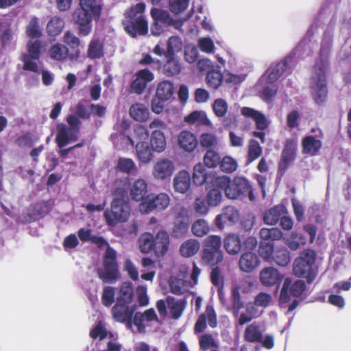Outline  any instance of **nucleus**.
I'll use <instances>...</instances> for the list:
<instances>
[{
  "label": "nucleus",
  "mask_w": 351,
  "mask_h": 351,
  "mask_svg": "<svg viewBox=\"0 0 351 351\" xmlns=\"http://www.w3.org/2000/svg\"><path fill=\"white\" fill-rule=\"evenodd\" d=\"M322 145L321 140L312 136H308L302 141L303 152L311 156L316 155Z\"/></svg>",
  "instance_id": "58836bf2"
},
{
  "label": "nucleus",
  "mask_w": 351,
  "mask_h": 351,
  "mask_svg": "<svg viewBox=\"0 0 351 351\" xmlns=\"http://www.w3.org/2000/svg\"><path fill=\"white\" fill-rule=\"evenodd\" d=\"M145 5L139 3L125 13V20L123 21L125 31L132 37L137 34L145 35L148 32V23L143 16Z\"/></svg>",
  "instance_id": "7ed1b4c3"
},
{
  "label": "nucleus",
  "mask_w": 351,
  "mask_h": 351,
  "mask_svg": "<svg viewBox=\"0 0 351 351\" xmlns=\"http://www.w3.org/2000/svg\"><path fill=\"white\" fill-rule=\"evenodd\" d=\"M173 186L176 192L184 194L191 186V176L188 171H180L173 178Z\"/></svg>",
  "instance_id": "c85d7f7f"
},
{
  "label": "nucleus",
  "mask_w": 351,
  "mask_h": 351,
  "mask_svg": "<svg viewBox=\"0 0 351 351\" xmlns=\"http://www.w3.org/2000/svg\"><path fill=\"white\" fill-rule=\"evenodd\" d=\"M259 235L265 243H271L274 241L279 240L282 234L281 230L277 228H263L260 230Z\"/></svg>",
  "instance_id": "49530a36"
},
{
  "label": "nucleus",
  "mask_w": 351,
  "mask_h": 351,
  "mask_svg": "<svg viewBox=\"0 0 351 351\" xmlns=\"http://www.w3.org/2000/svg\"><path fill=\"white\" fill-rule=\"evenodd\" d=\"M64 27V22L62 19L53 16L48 22L47 31L50 36H55L59 34Z\"/></svg>",
  "instance_id": "8fccbe9b"
},
{
  "label": "nucleus",
  "mask_w": 351,
  "mask_h": 351,
  "mask_svg": "<svg viewBox=\"0 0 351 351\" xmlns=\"http://www.w3.org/2000/svg\"><path fill=\"white\" fill-rule=\"evenodd\" d=\"M147 193V183L145 179L138 178L130 184V195L132 200L143 202Z\"/></svg>",
  "instance_id": "b1692460"
},
{
  "label": "nucleus",
  "mask_w": 351,
  "mask_h": 351,
  "mask_svg": "<svg viewBox=\"0 0 351 351\" xmlns=\"http://www.w3.org/2000/svg\"><path fill=\"white\" fill-rule=\"evenodd\" d=\"M262 154V147L256 140H251L249 142L247 152V163L252 162Z\"/></svg>",
  "instance_id": "6e6d98bb"
},
{
  "label": "nucleus",
  "mask_w": 351,
  "mask_h": 351,
  "mask_svg": "<svg viewBox=\"0 0 351 351\" xmlns=\"http://www.w3.org/2000/svg\"><path fill=\"white\" fill-rule=\"evenodd\" d=\"M197 45L199 49L206 53H213L215 49L214 41L210 37L199 38Z\"/></svg>",
  "instance_id": "338daca9"
},
{
  "label": "nucleus",
  "mask_w": 351,
  "mask_h": 351,
  "mask_svg": "<svg viewBox=\"0 0 351 351\" xmlns=\"http://www.w3.org/2000/svg\"><path fill=\"white\" fill-rule=\"evenodd\" d=\"M169 285L172 293L180 295L189 291L191 288V282L173 276L170 278Z\"/></svg>",
  "instance_id": "2f4dec72"
},
{
  "label": "nucleus",
  "mask_w": 351,
  "mask_h": 351,
  "mask_svg": "<svg viewBox=\"0 0 351 351\" xmlns=\"http://www.w3.org/2000/svg\"><path fill=\"white\" fill-rule=\"evenodd\" d=\"M173 84L169 80H164L158 83L156 91V97L161 100H170L174 94Z\"/></svg>",
  "instance_id": "f704fd0d"
},
{
  "label": "nucleus",
  "mask_w": 351,
  "mask_h": 351,
  "mask_svg": "<svg viewBox=\"0 0 351 351\" xmlns=\"http://www.w3.org/2000/svg\"><path fill=\"white\" fill-rule=\"evenodd\" d=\"M167 62L163 66V73L168 77L178 75L182 69L180 61L173 56H165Z\"/></svg>",
  "instance_id": "ea45409f"
},
{
  "label": "nucleus",
  "mask_w": 351,
  "mask_h": 351,
  "mask_svg": "<svg viewBox=\"0 0 351 351\" xmlns=\"http://www.w3.org/2000/svg\"><path fill=\"white\" fill-rule=\"evenodd\" d=\"M245 285H247L249 287L252 285L249 278H245L239 282V284L235 286L232 290V304L234 309L239 311L242 307V302L241 301L239 291H245L247 289L243 287Z\"/></svg>",
  "instance_id": "e433bc0d"
},
{
  "label": "nucleus",
  "mask_w": 351,
  "mask_h": 351,
  "mask_svg": "<svg viewBox=\"0 0 351 351\" xmlns=\"http://www.w3.org/2000/svg\"><path fill=\"white\" fill-rule=\"evenodd\" d=\"M175 169L173 161L168 158H160L153 166L152 176L156 180L164 181L173 176Z\"/></svg>",
  "instance_id": "4468645a"
},
{
  "label": "nucleus",
  "mask_w": 351,
  "mask_h": 351,
  "mask_svg": "<svg viewBox=\"0 0 351 351\" xmlns=\"http://www.w3.org/2000/svg\"><path fill=\"white\" fill-rule=\"evenodd\" d=\"M117 253L110 247L106 249L103 261V267L97 270L98 277L106 283L116 282L119 278V271L116 261Z\"/></svg>",
  "instance_id": "423d86ee"
},
{
  "label": "nucleus",
  "mask_w": 351,
  "mask_h": 351,
  "mask_svg": "<svg viewBox=\"0 0 351 351\" xmlns=\"http://www.w3.org/2000/svg\"><path fill=\"white\" fill-rule=\"evenodd\" d=\"M79 50L76 49L75 53L69 54L68 48L60 43L54 44L49 49L50 57L58 61L64 60L68 56L71 60H76L79 56Z\"/></svg>",
  "instance_id": "bb28decb"
},
{
  "label": "nucleus",
  "mask_w": 351,
  "mask_h": 351,
  "mask_svg": "<svg viewBox=\"0 0 351 351\" xmlns=\"http://www.w3.org/2000/svg\"><path fill=\"white\" fill-rule=\"evenodd\" d=\"M201 256L202 261L210 266H216L223 259L222 251H212L208 249H203Z\"/></svg>",
  "instance_id": "79ce46f5"
},
{
  "label": "nucleus",
  "mask_w": 351,
  "mask_h": 351,
  "mask_svg": "<svg viewBox=\"0 0 351 351\" xmlns=\"http://www.w3.org/2000/svg\"><path fill=\"white\" fill-rule=\"evenodd\" d=\"M167 302L172 317L173 319H178L186 307V301L183 299L175 300L173 298L168 297Z\"/></svg>",
  "instance_id": "37998d69"
},
{
  "label": "nucleus",
  "mask_w": 351,
  "mask_h": 351,
  "mask_svg": "<svg viewBox=\"0 0 351 351\" xmlns=\"http://www.w3.org/2000/svg\"><path fill=\"white\" fill-rule=\"evenodd\" d=\"M152 321L158 322V319L154 309L149 308L143 313H136L132 321V325L136 328L137 332H145L148 323Z\"/></svg>",
  "instance_id": "a211bd4d"
},
{
  "label": "nucleus",
  "mask_w": 351,
  "mask_h": 351,
  "mask_svg": "<svg viewBox=\"0 0 351 351\" xmlns=\"http://www.w3.org/2000/svg\"><path fill=\"white\" fill-rule=\"evenodd\" d=\"M239 219L238 210L233 206H227L223 210L222 213L216 217L215 222L217 228L222 229L226 223H234L237 222Z\"/></svg>",
  "instance_id": "4be33fe9"
},
{
  "label": "nucleus",
  "mask_w": 351,
  "mask_h": 351,
  "mask_svg": "<svg viewBox=\"0 0 351 351\" xmlns=\"http://www.w3.org/2000/svg\"><path fill=\"white\" fill-rule=\"evenodd\" d=\"M149 136L146 129L143 126L136 127L134 130V136L131 138L122 133L111 135V141L117 149L126 148L128 145H134L137 142H145Z\"/></svg>",
  "instance_id": "f8f14e48"
},
{
  "label": "nucleus",
  "mask_w": 351,
  "mask_h": 351,
  "mask_svg": "<svg viewBox=\"0 0 351 351\" xmlns=\"http://www.w3.org/2000/svg\"><path fill=\"white\" fill-rule=\"evenodd\" d=\"M297 145V141L294 139H289L287 141L282 155V160L286 165H288L294 160L296 154Z\"/></svg>",
  "instance_id": "a18cd8bd"
},
{
  "label": "nucleus",
  "mask_w": 351,
  "mask_h": 351,
  "mask_svg": "<svg viewBox=\"0 0 351 351\" xmlns=\"http://www.w3.org/2000/svg\"><path fill=\"white\" fill-rule=\"evenodd\" d=\"M220 168L225 173H232L237 169V161L230 156H226L220 160Z\"/></svg>",
  "instance_id": "13d9d810"
},
{
  "label": "nucleus",
  "mask_w": 351,
  "mask_h": 351,
  "mask_svg": "<svg viewBox=\"0 0 351 351\" xmlns=\"http://www.w3.org/2000/svg\"><path fill=\"white\" fill-rule=\"evenodd\" d=\"M260 264L257 255L252 252L243 254L239 259V268L242 271L250 273Z\"/></svg>",
  "instance_id": "7c9ffc66"
},
{
  "label": "nucleus",
  "mask_w": 351,
  "mask_h": 351,
  "mask_svg": "<svg viewBox=\"0 0 351 351\" xmlns=\"http://www.w3.org/2000/svg\"><path fill=\"white\" fill-rule=\"evenodd\" d=\"M192 233L197 237H202L210 232L208 223L204 219L193 222L191 226Z\"/></svg>",
  "instance_id": "3c124183"
},
{
  "label": "nucleus",
  "mask_w": 351,
  "mask_h": 351,
  "mask_svg": "<svg viewBox=\"0 0 351 351\" xmlns=\"http://www.w3.org/2000/svg\"><path fill=\"white\" fill-rule=\"evenodd\" d=\"M81 8L90 11L93 16L99 18L101 8L96 3V0H80Z\"/></svg>",
  "instance_id": "774afa93"
},
{
  "label": "nucleus",
  "mask_w": 351,
  "mask_h": 351,
  "mask_svg": "<svg viewBox=\"0 0 351 351\" xmlns=\"http://www.w3.org/2000/svg\"><path fill=\"white\" fill-rule=\"evenodd\" d=\"M291 261L289 252L285 246H276L272 256L273 262L280 266H287Z\"/></svg>",
  "instance_id": "c03bdc74"
},
{
  "label": "nucleus",
  "mask_w": 351,
  "mask_h": 351,
  "mask_svg": "<svg viewBox=\"0 0 351 351\" xmlns=\"http://www.w3.org/2000/svg\"><path fill=\"white\" fill-rule=\"evenodd\" d=\"M291 57H287L284 61L271 66L260 78L261 83L272 84L276 81L285 72L289 71Z\"/></svg>",
  "instance_id": "2eb2a0df"
},
{
  "label": "nucleus",
  "mask_w": 351,
  "mask_h": 351,
  "mask_svg": "<svg viewBox=\"0 0 351 351\" xmlns=\"http://www.w3.org/2000/svg\"><path fill=\"white\" fill-rule=\"evenodd\" d=\"M223 247L226 252L230 255L239 254L241 250L240 237L234 233L228 234L223 239Z\"/></svg>",
  "instance_id": "473e14b6"
},
{
  "label": "nucleus",
  "mask_w": 351,
  "mask_h": 351,
  "mask_svg": "<svg viewBox=\"0 0 351 351\" xmlns=\"http://www.w3.org/2000/svg\"><path fill=\"white\" fill-rule=\"evenodd\" d=\"M136 156L143 164L149 163L153 158V151L146 142H137L135 144Z\"/></svg>",
  "instance_id": "c9c22d12"
},
{
  "label": "nucleus",
  "mask_w": 351,
  "mask_h": 351,
  "mask_svg": "<svg viewBox=\"0 0 351 351\" xmlns=\"http://www.w3.org/2000/svg\"><path fill=\"white\" fill-rule=\"evenodd\" d=\"M265 327L263 324L254 322L245 328L244 340L248 343H260L267 349L274 346V337L272 335H265Z\"/></svg>",
  "instance_id": "0eeeda50"
},
{
  "label": "nucleus",
  "mask_w": 351,
  "mask_h": 351,
  "mask_svg": "<svg viewBox=\"0 0 351 351\" xmlns=\"http://www.w3.org/2000/svg\"><path fill=\"white\" fill-rule=\"evenodd\" d=\"M133 289L132 285L129 282H123L119 290V296L117 302L129 304L132 299Z\"/></svg>",
  "instance_id": "603ef678"
},
{
  "label": "nucleus",
  "mask_w": 351,
  "mask_h": 351,
  "mask_svg": "<svg viewBox=\"0 0 351 351\" xmlns=\"http://www.w3.org/2000/svg\"><path fill=\"white\" fill-rule=\"evenodd\" d=\"M151 16L154 20L159 21L167 25H172L176 29L183 32L182 27L187 22L186 19L181 21L173 20L169 12L158 8H152L151 10Z\"/></svg>",
  "instance_id": "aec40b11"
},
{
  "label": "nucleus",
  "mask_w": 351,
  "mask_h": 351,
  "mask_svg": "<svg viewBox=\"0 0 351 351\" xmlns=\"http://www.w3.org/2000/svg\"><path fill=\"white\" fill-rule=\"evenodd\" d=\"M212 108L214 114L218 118L224 117L228 112V104L227 101L222 99H216L212 105Z\"/></svg>",
  "instance_id": "4d7b16f0"
},
{
  "label": "nucleus",
  "mask_w": 351,
  "mask_h": 351,
  "mask_svg": "<svg viewBox=\"0 0 351 351\" xmlns=\"http://www.w3.org/2000/svg\"><path fill=\"white\" fill-rule=\"evenodd\" d=\"M220 157L217 152L210 149L204 156V165L208 168H215L220 163Z\"/></svg>",
  "instance_id": "69168bd1"
},
{
  "label": "nucleus",
  "mask_w": 351,
  "mask_h": 351,
  "mask_svg": "<svg viewBox=\"0 0 351 351\" xmlns=\"http://www.w3.org/2000/svg\"><path fill=\"white\" fill-rule=\"evenodd\" d=\"M315 256V252L312 250H306L302 252L294 261L293 266L294 274L299 277H308L311 274Z\"/></svg>",
  "instance_id": "9b49d317"
},
{
  "label": "nucleus",
  "mask_w": 351,
  "mask_h": 351,
  "mask_svg": "<svg viewBox=\"0 0 351 351\" xmlns=\"http://www.w3.org/2000/svg\"><path fill=\"white\" fill-rule=\"evenodd\" d=\"M221 66H217L216 69L209 71L206 75L208 85L213 88H217L223 82V72H220Z\"/></svg>",
  "instance_id": "de8ad7c7"
},
{
  "label": "nucleus",
  "mask_w": 351,
  "mask_h": 351,
  "mask_svg": "<svg viewBox=\"0 0 351 351\" xmlns=\"http://www.w3.org/2000/svg\"><path fill=\"white\" fill-rule=\"evenodd\" d=\"M103 56V47L101 43L96 39L90 41L88 49V56L91 59L99 58Z\"/></svg>",
  "instance_id": "e2e57ef3"
},
{
  "label": "nucleus",
  "mask_w": 351,
  "mask_h": 351,
  "mask_svg": "<svg viewBox=\"0 0 351 351\" xmlns=\"http://www.w3.org/2000/svg\"><path fill=\"white\" fill-rule=\"evenodd\" d=\"M77 135L75 129L70 128L64 124H59L57 127L56 141L60 147L75 141Z\"/></svg>",
  "instance_id": "412c9836"
},
{
  "label": "nucleus",
  "mask_w": 351,
  "mask_h": 351,
  "mask_svg": "<svg viewBox=\"0 0 351 351\" xmlns=\"http://www.w3.org/2000/svg\"><path fill=\"white\" fill-rule=\"evenodd\" d=\"M241 112L245 117L252 118L256 123L258 130H263L269 125V121L266 117L261 112L249 107L241 108Z\"/></svg>",
  "instance_id": "cd10ccee"
},
{
  "label": "nucleus",
  "mask_w": 351,
  "mask_h": 351,
  "mask_svg": "<svg viewBox=\"0 0 351 351\" xmlns=\"http://www.w3.org/2000/svg\"><path fill=\"white\" fill-rule=\"evenodd\" d=\"M169 244V237L167 232L159 231L154 240L153 250L156 256H163L167 252Z\"/></svg>",
  "instance_id": "c756f323"
},
{
  "label": "nucleus",
  "mask_w": 351,
  "mask_h": 351,
  "mask_svg": "<svg viewBox=\"0 0 351 351\" xmlns=\"http://www.w3.org/2000/svg\"><path fill=\"white\" fill-rule=\"evenodd\" d=\"M27 34L32 40L27 43V53L22 56V60L24 62L23 69L38 73L40 44L37 38L40 36V33L36 18L30 21L27 27Z\"/></svg>",
  "instance_id": "f03ea898"
},
{
  "label": "nucleus",
  "mask_w": 351,
  "mask_h": 351,
  "mask_svg": "<svg viewBox=\"0 0 351 351\" xmlns=\"http://www.w3.org/2000/svg\"><path fill=\"white\" fill-rule=\"evenodd\" d=\"M183 43L182 39L177 36H171L167 41V49L165 56H175L176 53L182 51Z\"/></svg>",
  "instance_id": "09e8293b"
},
{
  "label": "nucleus",
  "mask_w": 351,
  "mask_h": 351,
  "mask_svg": "<svg viewBox=\"0 0 351 351\" xmlns=\"http://www.w3.org/2000/svg\"><path fill=\"white\" fill-rule=\"evenodd\" d=\"M284 276L273 267H267L263 269L259 275L261 284L265 287H278Z\"/></svg>",
  "instance_id": "6ab92c4d"
},
{
  "label": "nucleus",
  "mask_w": 351,
  "mask_h": 351,
  "mask_svg": "<svg viewBox=\"0 0 351 351\" xmlns=\"http://www.w3.org/2000/svg\"><path fill=\"white\" fill-rule=\"evenodd\" d=\"M178 143L180 147L184 151L191 153L197 147L198 141L191 132L188 130L182 131L178 136Z\"/></svg>",
  "instance_id": "5701e85b"
},
{
  "label": "nucleus",
  "mask_w": 351,
  "mask_h": 351,
  "mask_svg": "<svg viewBox=\"0 0 351 351\" xmlns=\"http://www.w3.org/2000/svg\"><path fill=\"white\" fill-rule=\"evenodd\" d=\"M221 239L218 235H209L204 241V249L212 251H222L221 250Z\"/></svg>",
  "instance_id": "052dcab7"
},
{
  "label": "nucleus",
  "mask_w": 351,
  "mask_h": 351,
  "mask_svg": "<svg viewBox=\"0 0 351 351\" xmlns=\"http://www.w3.org/2000/svg\"><path fill=\"white\" fill-rule=\"evenodd\" d=\"M130 206L128 202L122 198H114L110 210L104 212V217L108 226H114L118 223L128 221L130 215Z\"/></svg>",
  "instance_id": "39448f33"
},
{
  "label": "nucleus",
  "mask_w": 351,
  "mask_h": 351,
  "mask_svg": "<svg viewBox=\"0 0 351 351\" xmlns=\"http://www.w3.org/2000/svg\"><path fill=\"white\" fill-rule=\"evenodd\" d=\"M306 289L305 282L302 280L294 282L289 278L285 279L280 293V304H286L291 300V297H300Z\"/></svg>",
  "instance_id": "9d476101"
},
{
  "label": "nucleus",
  "mask_w": 351,
  "mask_h": 351,
  "mask_svg": "<svg viewBox=\"0 0 351 351\" xmlns=\"http://www.w3.org/2000/svg\"><path fill=\"white\" fill-rule=\"evenodd\" d=\"M199 143L202 147L211 148L217 146L219 139L215 134L206 132L201 134Z\"/></svg>",
  "instance_id": "bf43d9fd"
},
{
  "label": "nucleus",
  "mask_w": 351,
  "mask_h": 351,
  "mask_svg": "<svg viewBox=\"0 0 351 351\" xmlns=\"http://www.w3.org/2000/svg\"><path fill=\"white\" fill-rule=\"evenodd\" d=\"M129 112L133 119L139 122L146 121L149 117L148 108L144 104L140 103L131 106Z\"/></svg>",
  "instance_id": "4c0bfd02"
},
{
  "label": "nucleus",
  "mask_w": 351,
  "mask_h": 351,
  "mask_svg": "<svg viewBox=\"0 0 351 351\" xmlns=\"http://www.w3.org/2000/svg\"><path fill=\"white\" fill-rule=\"evenodd\" d=\"M286 213L287 208L284 205H276L264 214V222L269 226L276 225L281 219L282 216Z\"/></svg>",
  "instance_id": "72a5a7b5"
},
{
  "label": "nucleus",
  "mask_w": 351,
  "mask_h": 351,
  "mask_svg": "<svg viewBox=\"0 0 351 351\" xmlns=\"http://www.w3.org/2000/svg\"><path fill=\"white\" fill-rule=\"evenodd\" d=\"M247 72L244 68L236 69H225L223 71V82L230 85H238L245 81Z\"/></svg>",
  "instance_id": "a878e982"
},
{
  "label": "nucleus",
  "mask_w": 351,
  "mask_h": 351,
  "mask_svg": "<svg viewBox=\"0 0 351 351\" xmlns=\"http://www.w3.org/2000/svg\"><path fill=\"white\" fill-rule=\"evenodd\" d=\"M93 18H97L93 16L90 11L80 8L76 10L73 14V19L79 26L80 33L84 36H87L91 31V20Z\"/></svg>",
  "instance_id": "f3484780"
},
{
  "label": "nucleus",
  "mask_w": 351,
  "mask_h": 351,
  "mask_svg": "<svg viewBox=\"0 0 351 351\" xmlns=\"http://www.w3.org/2000/svg\"><path fill=\"white\" fill-rule=\"evenodd\" d=\"M286 243L291 250H296L301 245L306 243V239L302 234L293 232L287 239Z\"/></svg>",
  "instance_id": "680f3d73"
},
{
  "label": "nucleus",
  "mask_w": 351,
  "mask_h": 351,
  "mask_svg": "<svg viewBox=\"0 0 351 351\" xmlns=\"http://www.w3.org/2000/svg\"><path fill=\"white\" fill-rule=\"evenodd\" d=\"M154 237L150 233L143 234L138 239L139 249L142 253L147 254L154 247Z\"/></svg>",
  "instance_id": "5fc2aeb1"
},
{
  "label": "nucleus",
  "mask_w": 351,
  "mask_h": 351,
  "mask_svg": "<svg viewBox=\"0 0 351 351\" xmlns=\"http://www.w3.org/2000/svg\"><path fill=\"white\" fill-rule=\"evenodd\" d=\"M226 195L229 199H237L241 195L252 199V190L249 182L243 177H235L226 188Z\"/></svg>",
  "instance_id": "ddd939ff"
},
{
  "label": "nucleus",
  "mask_w": 351,
  "mask_h": 351,
  "mask_svg": "<svg viewBox=\"0 0 351 351\" xmlns=\"http://www.w3.org/2000/svg\"><path fill=\"white\" fill-rule=\"evenodd\" d=\"M200 243L195 239H191L185 241L180 247V254L184 257H191L199 250Z\"/></svg>",
  "instance_id": "a19ab883"
},
{
  "label": "nucleus",
  "mask_w": 351,
  "mask_h": 351,
  "mask_svg": "<svg viewBox=\"0 0 351 351\" xmlns=\"http://www.w3.org/2000/svg\"><path fill=\"white\" fill-rule=\"evenodd\" d=\"M152 130L149 135V145L154 152L162 153L167 147V139L164 130L167 129V124L159 119H154L149 125Z\"/></svg>",
  "instance_id": "6e6552de"
},
{
  "label": "nucleus",
  "mask_w": 351,
  "mask_h": 351,
  "mask_svg": "<svg viewBox=\"0 0 351 351\" xmlns=\"http://www.w3.org/2000/svg\"><path fill=\"white\" fill-rule=\"evenodd\" d=\"M134 306L129 307L128 304L117 302L112 308V313L115 321L125 323L128 328H132V317Z\"/></svg>",
  "instance_id": "dca6fc26"
},
{
  "label": "nucleus",
  "mask_w": 351,
  "mask_h": 351,
  "mask_svg": "<svg viewBox=\"0 0 351 351\" xmlns=\"http://www.w3.org/2000/svg\"><path fill=\"white\" fill-rule=\"evenodd\" d=\"M193 182L196 186H202L206 180V169L203 164L198 163L193 167Z\"/></svg>",
  "instance_id": "864d4df0"
},
{
  "label": "nucleus",
  "mask_w": 351,
  "mask_h": 351,
  "mask_svg": "<svg viewBox=\"0 0 351 351\" xmlns=\"http://www.w3.org/2000/svg\"><path fill=\"white\" fill-rule=\"evenodd\" d=\"M171 197L169 194L161 192L156 195H149L139 204V211L142 214H149L156 210L158 212L166 210L170 205Z\"/></svg>",
  "instance_id": "1a4fd4ad"
},
{
  "label": "nucleus",
  "mask_w": 351,
  "mask_h": 351,
  "mask_svg": "<svg viewBox=\"0 0 351 351\" xmlns=\"http://www.w3.org/2000/svg\"><path fill=\"white\" fill-rule=\"evenodd\" d=\"M93 339H98L96 347L98 351H120L121 346L117 342V336L107 331L104 324L99 322L90 332Z\"/></svg>",
  "instance_id": "20e7f679"
},
{
  "label": "nucleus",
  "mask_w": 351,
  "mask_h": 351,
  "mask_svg": "<svg viewBox=\"0 0 351 351\" xmlns=\"http://www.w3.org/2000/svg\"><path fill=\"white\" fill-rule=\"evenodd\" d=\"M117 168L119 171L130 173L136 169V164L131 158H119L117 162Z\"/></svg>",
  "instance_id": "0e129e2a"
},
{
  "label": "nucleus",
  "mask_w": 351,
  "mask_h": 351,
  "mask_svg": "<svg viewBox=\"0 0 351 351\" xmlns=\"http://www.w3.org/2000/svg\"><path fill=\"white\" fill-rule=\"evenodd\" d=\"M184 122L189 125L213 127V123L209 119L206 112L195 110L184 117Z\"/></svg>",
  "instance_id": "393cba45"
},
{
  "label": "nucleus",
  "mask_w": 351,
  "mask_h": 351,
  "mask_svg": "<svg viewBox=\"0 0 351 351\" xmlns=\"http://www.w3.org/2000/svg\"><path fill=\"white\" fill-rule=\"evenodd\" d=\"M332 36L333 29L328 27L324 34L319 57L313 69L310 87L313 97L319 105L324 104L327 98L326 73L328 69V56L332 47Z\"/></svg>",
  "instance_id": "f257e3e1"
}]
</instances>
